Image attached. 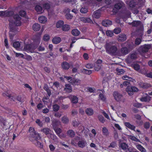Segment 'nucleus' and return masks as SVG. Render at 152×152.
Masks as SVG:
<instances>
[{"instance_id":"obj_14","label":"nucleus","mask_w":152,"mask_h":152,"mask_svg":"<svg viewBox=\"0 0 152 152\" xmlns=\"http://www.w3.org/2000/svg\"><path fill=\"white\" fill-rule=\"evenodd\" d=\"M102 24L104 26L107 27L112 25V22L108 20H105L102 21Z\"/></svg>"},{"instance_id":"obj_7","label":"nucleus","mask_w":152,"mask_h":152,"mask_svg":"<svg viewBox=\"0 0 152 152\" xmlns=\"http://www.w3.org/2000/svg\"><path fill=\"white\" fill-rule=\"evenodd\" d=\"M122 140L121 139L118 140V146L119 148H121L124 150H125L128 148V145L125 142H121Z\"/></svg>"},{"instance_id":"obj_37","label":"nucleus","mask_w":152,"mask_h":152,"mask_svg":"<svg viewBox=\"0 0 152 152\" xmlns=\"http://www.w3.org/2000/svg\"><path fill=\"white\" fill-rule=\"evenodd\" d=\"M137 148L140 151L142 152H146L145 149L141 145L138 144L137 146Z\"/></svg>"},{"instance_id":"obj_25","label":"nucleus","mask_w":152,"mask_h":152,"mask_svg":"<svg viewBox=\"0 0 152 152\" xmlns=\"http://www.w3.org/2000/svg\"><path fill=\"white\" fill-rule=\"evenodd\" d=\"M72 103L74 104L77 103L78 102V98L75 96H71L70 98Z\"/></svg>"},{"instance_id":"obj_20","label":"nucleus","mask_w":152,"mask_h":152,"mask_svg":"<svg viewBox=\"0 0 152 152\" xmlns=\"http://www.w3.org/2000/svg\"><path fill=\"white\" fill-rule=\"evenodd\" d=\"M138 85L140 87L143 88H147L150 86L149 84L141 82L139 83Z\"/></svg>"},{"instance_id":"obj_46","label":"nucleus","mask_w":152,"mask_h":152,"mask_svg":"<svg viewBox=\"0 0 152 152\" xmlns=\"http://www.w3.org/2000/svg\"><path fill=\"white\" fill-rule=\"evenodd\" d=\"M53 129L56 132V134L58 136H59V135L61 134V129L60 128H57L55 129Z\"/></svg>"},{"instance_id":"obj_8","label":"nucleus","mask_w":152,"mask_h":152,"mask_svg":"<svg viewBox=\"0 0 152 152\" xmlns=\"http://www.w3.org/2000/svg\"><path fill=\"white\" fill-rule=\"evenodd\" d=\"M120 52L122 55H125L127 54L130 52V50L127 47H124L121 48Z\"/></svg>"},{"instance_id":"obj_41","label":"nucleus","mask_w":152,"mask_h":152,"mask_svg":"<svg viewBox=\"0 0 152 152\" xmlns=\"http://www.w3.org/2000/svg\"><path fill=\"white\" fill-rule=\"evenodd\" d=\"M59 106L57 104H55L53 105V109L54 111L57 112L58 111L59 109Z\"/></svg>"},{"instance_id":"obj_12","label":"nucleus","mask_w":152,"mask_h":152,"mask_svg":"<svg viewBox=\"0 0 152 152\" xmlns=\"http://www.w3.org/2000/svg\"><path fill=\"white\" fill-rule=\"evenodd\" d=\"M150 48V45H145L141 47L140 49L141 52L143 53H144L148 52Z\"/></svg>"},{"instance_id":"obj_24","label":"nucleus","mask_w":152,"mask_h":152,"mask_svg":"<svg viewBox=\"0 0 152 152\" xmlns=\"http://www.w3.org/2000/svg\"><path fill=\"white\" fill-rule=\"evenodd\" d=\"M39 23H45L47 21V18L44 16H41L38 19Z\"/></svg>"},{"instance_id":"obj_21","label":"nucleus","mask_w":152,"mask_h":152,"mask_svg":"<svg viewBox=\"0 0 152 152\" xmlns=\"http://www.w3.org/2000/svg\"><path fill=\"white\" fill-rule=\"evenodd\" d=\"M34 9L39 14H41L43 13L42 8L39 5H36Z\"/></svg>"},{"instance_id":"obj_54","label":"nucleus","mask_w":152,"mask_h":152,"mask_svg":"<svg viewBox=\"0 0 152 152\" xmlns=\"http://www.w3.org/2000/svg\"><path fill=\"white\" fill-rule=\"evenodd\" d=\"M24 58L28 61H31L32 60V57L30 55H28L27 54L25 55Z\"/></svg>"},{"instance_id":"obj_57","label":"nucleus","mask_w":152,"mask_h":152,"mask_svg":"<svg viewBox=\"0 0 152 152\" xmlns=\"http://www.w3.org/2000/svg\"><path fill=\"white\" fill-rule=\"evenodd\" d=\"M133 67L135 70L138 71L140 69V66L138 64H136L133 65Z\"/></svg>"},{"instance_id":"obj_15","label":"nucleus","mask_w":152,"mask_h":152,"mask_svg":"<svg viewBox=\"0 0 152 152\" xmlns=\"http://www.w3.org/2000/svg\"><path fill=\"white\" fill-rule=\"evenodd\" d=\"M60 125V122L58 120H55L52 122V125L53 129L58 128Z\"/></svg>"},{"instance_id":"obj_55","label":"nucleus","mask_w":152,"mask_h":152,"mask_svg":"<svg viewBox=\"0 0 152 152\" xmlns=\"http://www.w3.org/2000/svg\"><path fill=\"white\" fill-rule=\"evenodd\" d=\"M88 11L87 8L85 7H82L80 10V12L83 13H85Z\"/></svg>"},{"instance_id":"obj_35","label":"nucleus","mask_w":152,"mask_h":152,"mask_svg":"<svg viewBox=\"0 0 152 152\" xmlns=\"http://www.w3.org/2000/svg\"><path fill=\"white\" fill-rule=\"evenodd\" d=\"M137 4V2L134 0L130 1L129 3V6L131 8L134 7Z\"/></svg>"},{"instance_id":"obj_39","label":"nucleus","mask_w":152,"mask_h":152,"mask_svg":"<svg viewBox=\"0 0 152 152\" xmlns=\"http://www.w3.org/2000/svg\"><path fill=\"white\" fill-rule=\"evenodd\" d=\"M122 4L120 3L116 4L114 6V8L117 10L120 9L122 8Z\"/></svg>"},{"instance_id":"obj_11","label":"nucleus","mask_w":152,"mask_h":152,"mask_svg":"<svg viewBox=\"0 0 152 152\" xmlns=\"http://www.w3.org/2000/svg\"><path fill=\"white\" fill-rule=\"evenodd\" d=\"M77 144L79 147L83 148L86 145L87 142L85 140L83 139L81 140H79L77 143Z\"/></svg>"},{"instance_id":"obj_52","label":"nucleus","mask_w":152,"mask_h":152,"mask_svg":"<svg viewBox=\"0 0 152 152\" xmlns=\"http://www.w3.org/2000/svg\"><path fill=\"white\" fill-rule=\"evenodd\" d=\"M121 31V29L120 28H117L114 29L113 32L116 34L120 33Z\"/></svg>"},{"instance_id":"obj_36","label":"nucleus","mask_w":152,"mask_h":152,"mask_svg":"<svg viewBox=\"0 0 152 152\" xmlns=\"http://www.w3.org/2000/svg\"><path fill=\"white\" fill-rule=\"evenodd\" d=\"M93 17L96 18H99L100 16V14L99 12V11L97 10L95 11L94 12V13L93 15Z\"/></svg>"},{"instance_id":"obj_19","label":"nucleus","mask_w":152,"mask_h":152,"mask_svg":"<svg viewBox=\"0 0 152 152\" xmlns=\"http://www.w3.org/2000/svg\"><path fill=\"white\" fill-rule=\"evenodd\" d=\"M141 24L140 21H134L132 22L129 23V25L133 27H137L140 26Z\"/></svg>"},{"instance_id":"obj_48","label":"nucleus","mask_w":152,"mask_h":152,"mask_svg":"<svg viewBox=\"0 0 152 152\" xmlns=\"http://www.w3.org/2000/svg\"><path fill=\"white\" fill-rule=\"evenodd\" d=\"M50 39V37L48 34H46L44 35L43 38V39L45 41H48Z\"/></svg>"},{"instance_id":"obj_44","label":"nucleus","mask_w":152,"mask_h":152,"mask_svg":"<svg viewBox=\"0 0 152 152\" xmlns=\"http://www.w3.org/2000/svg\"><path fill=\"white\" fill-rule=\"evenodd\" d=\"M99 97L103 102H105L106 100V98L105 96L103 94L100 93L99 95Z\"/></svg>"},{"instance_id":"obj_26","label":"nucleus","mask_w":152,"mask_h":152,"mask_svg":"<svg viewBox=\"0 0 152 152\" xmlns=\"http://www.w3.org/2000/svg\"><path fill=\"white\" fill-rule=\"evenodd\" d=\"M41 131L44 133L45 135H48L50 133L51 130L50 129L46 128H43L41 130Z\"/></svg>"},{"instance_id":"obj_63","label":"nucleus","mask_w":152,"mask_h":152,"mask_svg":"<svg viewBox=\"0 0 152 152\" xmlns=\"http://www.w3.org/2000/svg\"><path fill=\"white\" fill-rule=\"evenodd\" d=\"M84 71L85 73L88 75H90L92 73V71L91 70L84 69Z\"/></svg>"},{"instance_id":"obj_47","label":"nucleus","mask_w":152,"mask_h":152,"mask_svg":"<svg viewBox=\"0 0 152 152\" xmlns=\"http://www.w3.org/2000/svg\"><path fill=\"white\" fill-rule=\"evenodd\" d=\"M127 47L130 50V51L131 50H132L134 48V45L132 43H128L127 45Z\"/></svg>"},{"instance_id":"obj_53","label":"nucleus","mask_w":152,"mask_h":152,"mask_svg":"<svg viewBox=\"0 0 152 152\" xmlns=\"http://www.w3.org/2000/svg\"><path fill=\"white\" fill-rule=\"evenodd\" d=\"M19 14L20 16L23 17L26 15V12L24 10H22L19 12Z\"/></svg>"},{"instance_id":"obj_5","label":"nucleus","mask_w":152,"mask_h":152,"mask_svg":"<svg viewBox=\"0 0 152 152\" xmlns=\"http://www.w3.org/2000/svg\"><path fill=\"white\" fill-rule=\"evenodd\" d=\"M113 94L115 99L117 101L119 102L123 98L122 95L118 92H114Z\"/></svg>"},{"instance_id":"obj_40","label":"nucleus","mask_w":152,"mask_h":152,"mask_svg":"<svg viewBox=\"0 0 152 152\" xmlns=\"http://www.w3.org/2000/svg\"><path fill=\"white\" fill-rule=\"evenodd\" d=\"M14 15V12L12 11L5 12V16L10 17Z\"/></svg>"},{"instance_id":"obj_2","label":"nucleus","mask_w":152,"mask_h":152,"mask_svg":"<svg viewBox=\"0 0 152 152\" xmlns=\"http://www.w3.org/2000/svg\"><path fill=\"white\" fill-rule=\"evenodd\" d=\"M106 52L108 54L112 56L117 55L118 48L115 45H112L107 43L105 46Z\"/></svg>"},{"instance_id":"obj_31","label":"nucleus","mask_w":152,"mask_h":152,"mask_svg":"<svg viewBox=\"0 0 152 152\" xmlns=\"http://www.w3.org/2000/svg\"><path fill=\"white\" fill-rule=\"evenodd\" d=\"M64 24V22L62 20H59L57 21L56 23V27L58 28L62 27Z\"/></svg>"},{"instance_id":"obj_45","label":"nucleus","mask_w":152,"mask_h":152,"mask_svg":"<svg viewBox=\"0 0 152 152\" xmlns=\"http://www.w3.org/2000/svg\"><path fill=\"white\" fill-rule=\"evenodd\" d=\"M20 46V43L18 41H16L14 42L13 46L15 48H18Z\"/></svg>"},{"instance_id":"obj_27","label":"nucleus","mask_w":152,"mask_h":152,"mask_svg":"<svg viewBox=\"0 0 152 152\" xmlns=\"http://www.w3.org/2000/svg\"><path fill=\"white\" fill-rule=\"evenodd\" d=\"M86 114L89 116H91L94 114L93 110L91 108H87L85 110Z\"/></svg>"},{"instance_id":"obj_61","label":"nucleus","mask_w":152,"mask_h":152,"mask_svg":"<svg viewBox=\"0 0 152 152\" xmlns=\"http://www.w3.org/2000/svg\"><path fill=\"white\" fill-rule=\"evenodd\" d=\"M43 102L45 103V104H47L49 101V99L48 97H44L42 99Z\"/></svg>"},{"instance_id":"obj_56","label":"nucleus","mask_w":152,"mask_h":152,"mask_svg":"<svg viewBox=\"0 0 152 152\" xmlns=\"http://www.w3.org/2000/svg\"><path fill=\"white\" fill-rule=\"evenodd\" d=\"M133 105L134 107L139 108L141 107L142 104L138 102L135 103L133 104Z\"/></svg>"},{"instance_id":"obj_64","label":"nucleus","mask_w":152,"mask_h":152,"mask_svg":"<svg viewBox=\"0 0 152 152\" xmlns=\"http://www.w3.org/2000/svg\"><path fill=\"white\" fill-rule=\"evenodd\" d=\"M14 23L17 26H20L21 25V22L20 20H15Z\"/></svg>"},{"instance_id":"obj_10","label":"nucleus","mask_w":152,"mask_h":152,"mask_svg":"<svg viewBox=\"0 0 152 152\" xmlns=\"http://www.w3.org/2000/svg\"><path fill=\"white\" fill-rule=\"evenodd\" d=\"M65 86L64 91L66 93H70L72 91V88L71 85L68 84H65Z\"/></svg>"},{"instance_id":"obj_38","label":"nucleus","mask_w":152,"mask_h":152,"mask_svg":"<svg viewBox=\"0 0 152 152\" xmlns=\"http://www.w3.org/2000/svg\"><path fill=\"white\" fill-rule=\"evenodd\" d=\"M61 120L62 122L65 124H67L69 122V119L66 116L63 117L61 118Z\"/></svg>"},{"instance_id":"obj_49","label":"nucleus","mask_w":152,"mask_h":152,"mask_svg":"<svg viewBox=\"0 0 152 152\" xmlns=\"http://www.w3.org/2000/svg\"><path fill=\"white\" fill-rule=\"evenodd\" d=\"M113 33L112 31L107 30L106 32V34L107 36L112 37L113 35Z\"/></svg>"},{"instance_id":"obj_16","label":"nucleus","mask_w":152,"mask_h":152,"mask_svg":"<svg viewBox=\"0 0 152 152\" xmlns=\"http://www.w3.org/2000/svg\"><path fill=\"white\" fill-rule=\"evenodd\" d=\"M61 41V38L58 37H56L53 38L52 39V42L54 44H58Z\"/></svg>"},{"instance_id":"obj_30","label":"nucleus","mask_w":152,"mask_h":152,"mask_svg":"<svg viewBox=\"0 0 152 152\" xmlns=\"http://www.w3.org/2000/svg\"><path fill=\"white\" fill-rule=\"evenodd\" d=\"M72 34V35L75 36H77L79 35L80 32L79 30L77 29H73L71 31Z\"/></svg>"},{"instance_id":"obj_1","label":"nucleus","mask_w":152,"mask_h":152,"mask_svg":"<svg viewBox=\"0 0 152 152\" xmlns=\"http://www.w3.org/2000/svg\"><path fill=\"white\" fill-rule=\"evenodd\" d=\"M30 133L29 139L36 146L41 148H43L41 142V137L40 134L35 130L34 128L30 127L29 129Z\"/></svg>"},{"instance_id":"obj_59","label":"nucleus","mask_w":152,"mask_h":152,"mask_svg":"<svg viewBox=\"0 0 152 152\" xmlns=\"http://www.w3.org/2000/svg\"><path fill=\"white\" fill-rule=\"evenodd\" d=\"M43 7L45 9H49L50 8V5L48 3H45L43 4Z\"/></svg>"},{"instance_id":"obj_42","label":"nucleus","mask_w":152,"mask_h":152,"mask_svg":"<svg viewBox=\"0 0 152 152\" xmlns=\"http://www.w3.org/2000/svg\"><path fill=\"white\" fill-rule=\"evenodd\" d=\"M98 119L99 121L102 123H104L105 121V120L103 116L102 115H99L98 116Z\"/></svg>"},{"instance_id":"obj_62","label":"nucleus","mask_w":152,"mask_h":152,"mask_svg":"<svg viewBox=\"0 0 152 152\" xmlns=\"http://www.w3.org/2000/svg\"><path fill=\"white\" fill-rule=\"evenodd\" d=\"M87 88L88 90V91L90 93H94L95 92L96 89L94 88L88 87Z\"/></svg>"},{"instance_id":"obj_9","label":"nucleus","mask_w":152,"mask_h":152,"mask_svg":"<svg viewBox=\"0 0 152 152\" xmlns=\"http://www.w3.org/2000/svg\"><path fill=\"white\" fill-rule=\"evenodd\" d=\"M151 98L147 94L145 93L140 99L142 102H149L151 100Z\"/></svg>"},{"instance_id":"obj_17","label":"nucleus","mask_w":152,"mask_h":152,"mask_svg":"<svg viewBox=\"0 0 152 152\" xmlns=\"http://www.w3.org/2000/svg\"><path fill=\"white\" fill-rule=\"evenodd\" d=\"M80 140V137L77 136L71 140V144L72 145L75 146L78 143L77 140Z\"/></svg>"},{"instance_id":"obj_18","label":"nucleus","mask_w":152,"mask_h":152,"mask_svg":"<svg viewBox=\"0 0 152 152\" xmlns=\"http://www.w3.org/2000/svg\"><path fill=\"white\" fill-rule=\"evenodd\" d=\"M126 39V35L124 34H121L119 35L118 38V41L119 42H123L125 41Z\"/></svg>"},{"instance_id":"obj_43","label":"nucleus","mask_w":152,"mask_h":152,"mask_svg":"<svg viewBox=\"0 0 152 152\" xmlns=\"http://www.w3.org/2000/svg\"><path fill=\"white\" fill-rule=\"evenodd\" d=\"M35 122L40 127H42L43 126V124L42 122L39 119H37L35 121Z\"/></svg>"},{"instance_id":"obj_32","label":"nucleus","mask_w":152,"mask_h":152,"mask_svg":"<svg viewBox=\"0 0 152 152\" xmlns=\"http://www.w3.org/2000/svg\"><path fill=\"white\" fill-rule=\"evenodd\" d=\"M102 132L103 134L106 136H107L109 134L108 130L105 127H104L102 128Z\"/></svg>"},{"instance_id":"obj_23","label":"nucleus","mask_w":152,"mask_h":152,"mask_svg":"<svg viewBox=\"0 0 152 152\" xmlns=\"http://www.w3.org/2000/svg\"><path fill=\"white\" fill-rule=\"evenodd\" d=\"M40 25L38 23H35L32 26L33 29L35 31H39L40 29Z\"/></svg>"},{"instance_id":"obj_34","label":"nucleus","mask_w":152,"mask_h":152,"mask_svg":"<svg viewBox=\"0 0 152 152\" xmlns=\"http://www.w3.org/2000/svg\"><path fill=\"white\" fill-rule=\"evenodd\" d=\"M70 29V26L67 24L63 25L62 27V29L64 31H68Z\"/></svg>"},{"instance_id":"obj_33","label":"nucleus","mask_w":152,"mask_h":152,"mask_svg":"<svg viewBox=\"0 0 152 152\" xmlns=\"http://www.w3.org/2000/svg\"><path fill=\"white\" fill-rule=\"evenodd\" d=\"M81 20L85 23H91L92 22V20L89 18H82Z\"/></svg>"},{"instance_id":"obj_6","label":"nucleus","mask_w":152,"mask_h":152,"mask_svg":"<svg viewBox=\"0 0 152 152\" xmlns=\"http://www.w3.org/2000/svg\"><path fill=\"white\" fill-rule=\"evenodd\" d=\"M41 34L40 33H38L35 35L33 39V42L37 45H39L40 41V37Z\"/></svg>"},{"instance_id":"obj_60","label":"nucleus","mask_w":152,"mask_h":152,"mask_svg":"<svg viewBox=\"0 0 152 152\" xmlns=\"http://www.w3.org/2000/svg\"><path fill=\"white\" fill-rule=\"evenodd\" d=\"M141 39L140 38H137L135 40V44L137 45H139L141 42Z\"/></svg>"},{"instance_id":"obj_22","label":"nucleus","mask_w":152,"mask_h":152,"mask_svg":"<svg viewBox=\"0 0 152 152\" xmlns=\"http://www.w3.org/2000/svg\"><path fill=\"white\" fill-rule=\"evenodd\" d=\"M124 125L128 128L132 130L135 131V126L131 124L129 122H125Z\"/></svg>"},{"instance_id":"obj_13","label":"nucleus","mask_w":152,"mask_h":152,"mask_svg":"<svg viewBox=\"0 0 152 152\" xmlns=\"http://www.w3.org/2000/svg\"><path fill=\"white\" fill-rule=\"evenodd\" d=\"M61 67L63 69L67 70L70 68V64L66 61L63 62L61 64Z\"/></svg>"},{"instance_id":"obj_3","label":"nucleus","mask_w":152,"mask_h":152,"mask_svg":"<svg viewBox=\"0 0 152 152\" xmlns=\"http://www.w3.org/2000/svg\"><path fill=\"white\" fill-rule=\"evenodd\" d=\"M64 78L68 80V82L71 84L73 85H78L80 83V80L75 78H72V77L70 76H64Z\"/></svg>"},{"instance_id":"obj_4","label":"nucleus","mask_w":152,"mask_h":152,"mask_svg":"<svg viewBox=\"0 0 152 152\" xmlns=\"http://www.w3.org/2000/svg\"><path fill=\"white\" fill-rule=\"evenodd\" d=\"M126 90L128 94L130 95L133 94L134 92L138 91V89L136 87L134 86H128Z\"/></svg>"},{"instance_id":"obj_50","label":"nucleus","mask_w":152,"mask_h":152,"mask_svg":"<svg viewBox=\"0 0 152 152\" xmlns=\"http://www.w3.org/2000/svg\"><path fill=\"white\" fill-rule=\"evenodd\" d=\"M66 18L68 20H70L73 18V16L70 13H66L65 15Z\"/></svg>"},{"instance_id":"obj_58","label":"nucleus","mask_w":152,"mask_h":152,"mask_svg":"<svg viewBox=\"0 0 152 152\" xmlns=\"http://www.w3.org/2000/svg\"><path fill=\"white\" fill-rule=\"evenodd\" d=\"M114 137L115 139H117L118 138V134L117 131L115 129L114 132Z\"/></svg>"},{"instance_id":"obj_28","label":"nucleus","mask_w":152,"mask_h":152,"mask_svg":"<svg viewBox=\"0 0 152 152\" xmlns=\"http://www.w3.org/2000/svg\"><path fill=\"white\" fill-rule=\"evenodd\" d=\"M31 48L32 46L31 44H26L24 46V50L28 52L31 51Z\"/></svg>"},{"instance_id":"obj_29","label":"nucleus","mask_w":152,"mask_h":152,"mask_svg":"<svg viewBox=\"0 0 152 152\" xmlns=\"http://www.w3.org/2000/svg\"><path fill=\"white\" fill-rule=\"evenodd\" d=\"M67 134L70 137H74L75 135V132L72 129H69L67 132Z\"/></svg>"},{"instance_id":"obj_51","label":"nucleus","mask_w":152,"mask_h":152,"mask_svg":"<svg viewBox=\"0 0 152 152\" xmlns=\"http://www.w3.org/2000/svg\"><path fill=\"white\" fill-rule=\"evenodd\" d=\"M122 78L124 80H126L129 81H131L133 79L130 77L127 76L126 75H124L122 77Z\"/></svg>"}]
</instances>
